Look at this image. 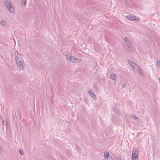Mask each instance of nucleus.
<instances>
[{
    "instance_id": "nucleus-1",
    "label": "nucleus",
    "mask_w": 160,
    "mask_h": 160,
    "mask_svg": "<svg viewBox=\"0 0 160 160\" xmlns=\"http://www.w3.org/2000/svg\"><path fill=\"white\" fill-rule=\"evenodd\" d=\"M132 66L134 71L136 70L139 74L142 75L143 71L140 68L134 63L132 64Z\"/></svg>"
},
{
    "instance_id": "nucleus-2",
    "label": "nucleus",
    "mask_w": 160,
    "mask_h": 160,
    "mask_svg": "<svg viewBox=\"0 0 160 160\" xmlns=\"http://www.w3.org/2000/svg\"><path fill=\"white\" fill-rule=\"evenodd\" d=\"M5 4L8 9L11 12H13L14 10V8L9 1L7 0L5 2Z\"/></svg>"
},
{
    "instance_id": "nucleus-3",
    "label": "nucleus",
    "mask_w": 160,
    "mask_h": 160,
    "mask_svg": "<svg viewBox=\"0 0 160 160\" xmlns=\"http://www.w3.org/2000/svg\"><path fill=\"white\" fill-rule=\"evenodd\" d=\"M138 150H137L135 148H134L132 150V158L133 160H135L138 158Z\"/></svg>"
},
{
    "instance_id": "nucleus-4",
    "label": "nucleus",
    "mask_w": 160,
    "mask_h": 160,
    "mask_svg": "<svg viewBox=\"0 0 160 160\" xmlns=\"http://www.w3.org/2000/svg\"><path fill=\"white\" fill-rule=\"evenodd\" d=\"M16 63H21V62H23V60L22 57H21V55L19 56L18 55L16 56V58H15Z\"/></svg>"
},
{
    "instance_id": "nucleus-5",
    "label": "nucleus",
    "mask_w": 160,
    "mask_h": 160,
    "mask_svg": "<svg viewBox=\"0 0 160 160\" xmlns=\"http://www.w3.org/2000/svg\"><path fill=\"white\" fill-rule=\"evenodd\" d=\"M79 59L78 58H76L74 56H71L69 61L72 62H79Z\"/></svg>"
},
{
    "instance_id": "nucleus-6",
    "label": "nucleus",
    "mask_w": 160,
    "mask_h": 160,
    "mask_svg": "<svg viewBox=\"0 0 160 160\" xmlns=\"http://www.w3.org/2000/svg\"><path fill=\"white\" fill-rule=\"evenodd\" d=\"M18 55L20 56V54H19L18 52H17L16 50H14L12 54V57L14 58H16V56Z\"/></svg>"
},
{
    "instance_id": "nucleus-7",
    "label": "nucleus",
    "mask_w": 160,
    "mask_h": 160,
    "mask_svg": "<svg viewBox=\"0 0 160 160\" xmlns=\"http://www.w3.org/2000/svg\"><path fill=\"white\" fill-rule=\"evenodd\" d=\"M89 93L90 96L92 97V99L94 100L96 99V96L95 94L92 91L90 90L88 91Z\"/></svg>"
},
{
    "instance_id": "nucleus-8",
    "label": "nucleus",
    "mask_w": 160,
    "mask_h": 160,
    "mask_svg": "<svg viewBox=\"0 0 160 160\" xmlns=\"http://www.w3.org/2000/svg\"><path fill=\"white\" fill-rule=\"evenodd\" d=\"M126 18L130 20H135V18H136V16H126Z\"/></svg>"
},
{
    "instance_id": "nucleus-9",
    "label": "nucleus",
    "mask_w": 160,
    "mask_h": 160,
    "mask_svg": "<svg viewBox=\"0 0 160 160\" xmlns=\"http://www.w3.org/2000/svg\"><path fill=\"white\" fill-rule=\"evenodd\" d=\"M104 158L105 160H109L108 159L109 157V152H105L104 154Z\"/></svg>"
},
{
    "instance_id": "nucleus-10",
    "label": "nucleus",
    "mask_w": 160,
    "mask_h": 160,
    "mask_svg": "<svg viewBox=\"0 0 160 160\" xmlns=\"http://www.w3.org/2000/svg\"><path fill=\"white\" fill-rule=\"evenodd\" d=\"M18 62H18V63H16L17 64V66L18 67V68L20 70L22 69L23 68V66L22 64V63H23V62H21V63H19Z\"/></svg>"
},
{
    "instance_id": "nucleus-11",
    "label": "nucleus",
    "mask_w": 160,
    "mask_h": 160,
    "mask_svg": "<svg viewBox=\"0 0 160 160\" xmlns=\"http://www.w3.org/2000/svg\"><path fill=\"white\" fill-rule=\"evenodd\" d=\"M116 78V75L115 74H113V73L111 74V76H110V78L112 80H115Z\"/></svg>"
},
{
    "instance_id": "nucleus-12",
    "label": "nucleus",
    "mask_w": 160,
    "mask_h": 160,
    "mask_svg": "<svg viewBox=\"0 0 160 160\" xmlns=\"http://www.w3.org/2000/svg\"><path fill=\"white\" fill-rule=\"evenodd\" d=\"M21 3L22 7H24L25 6L27 2L26 0H22L21 2Z\"/></svg>"
},
{
    "instance_id": "nucleus-13",
    "label": "nucleus",
    "mask_w": 160,
    "mask_h": 160,
    "mask_svg": "<svg viewBox=\"0 0 160 160\" xmlns=\"http://www.w3.org/2000/svg\"><path fill=\"white\" fill-rule=\"evenodd\" d=\"M119 108L118 107H117L116 108V110H115V109L113 110V111L116 114H118L119 113Z\"/></svg>"
},
{
    "instance_id": "nucleus-14",
    "label": "nucleus",
    "mask_w": 160,
    "mask_h": 160,
    "mask_svg": "<svg viewBox=\"0 0 160 160\" xmlns=\"http://www.w3.org/2000/svg\"><path fill=\"white\" fill-rule=\"evenodd\" d=\"M128 48V49L129 50V51H132V48L131 45H127V47Z\"/></svg>"
},
{
    "instance_id": "nucleus-15",
    "label": "nucleus",
    "mask_w": 160,
    "mask_h": 160,
    "mask_svg": "<svg viewBox=\"0 0 160 160\" xmlns=\"http://www.w3.org/2000/svg\"><path fill=\"white\" fill-rule=\"evenodd\" d=\"M71 56L70 55H66V59L69 61V60L70 59V58H71Z\"/></svg>"
},
{
    "instance_id": "nucleus-16",
    "label": "nucleus",
    "mask_w": 160,
    "mask_h": 160,
    "mask_svg": "<svg viewBox=\"0 0 160 160\" xmlns=\"http://www.w3.org/2000/svg\"><path fill=\"white\" fill-rule=\"evenodd\" d=\"M6 24V22L4 21H2L1 22V24L2 26H4Z\"/></svg>"
},
{
    "instance_id": "nucleus-17",
    "label": "nucleus",
    "mask_w": 160,
    "mask_h": 160,
    "mask_svg": "<svg viewBox=\"0 0 160 160\" xmlns=\"http://www.w3.org/2000/svg\"><path fill=\"white\" fill-rule=\"evenodd\" d=\"M156 64L158 68H159V66L160 65V61L159 60H158L157 61Z\"/></svg>"
},
{
    "instance_id": "nucleus-18",
    "label": "nucleus",
    "mask_w": 160,
    "mask_h": 160,
    "mask_svg": "<svg viewBox=\"0 0 160 160\" xmlns=\"http://www.w3.org/2000/svg\"><path fill=\"white\" fill-rule=\"evenodd\" d=\"M20 154L21 155H22L23 154V150L21 149H20L19 150Z\"/></svg>"
},
{
    "instance_id": "nucleus-19",
    "label": "nucleus",
    "mask_w": 160,
    "mask_h": 160,
    "mask_svg": "<svg viewBox=\"0 0 160 160\" xmlns=\"http://www.w3.org/2000/svg\"><path fill=\"white\" fill-rule=\"evenodd\" d=\"M131 45V44H130V41H127L126 42V45L127 46V45Z\"/></svg>"
},
{
    "instance_id": "nucleus-20",
    "label": "nucleus",
    "mask_w": 160,
    "mask_h": 160,
    "mask_svg": "<svg viewBox=\"0 0 160 160\" xmlns=\"http://www.w3.org/2000/svg\"><path fill=\"white\" fill-rule=\"evenodd\" d=\"M132 117H133V118L135 119H138V118L136 117V116L135 115H132Z\"/></svg>"
},
{
    "instance_id": "nucleus-21",
    "label": "nucleus",
    "mask_w": 160,
    "mask_h": 160,
    "mask_svg": "<svg viewBox=\"0 0 160 160\" xmlns=\"http://www.w3.org/2000/svg\"><path fill=\"white\" fill-rule=\"evenodd\" d=\"M128 62L129 64H130V66H132V63H133L132 62H131L130 60H128Z\"/></svg>"
},
{
    "instance_id": "nucleus-22",
    "label": "nucleus",
    "mask_w": 160,
    "mask_h": 160,
    "mask_svg": "<svg viewBox=\"0 0 160 160\" xmlns=\"http://www.w3.org/2000/svg\"><path fill=\"white\" fill-rule=\"evenodd\" d=\"M134 21H136L138 22H139L140 21V20L137 17H136V18H135V20H134Z\"/></svg>"
},
{
    "instance_id": "nucleus-23",
    "label": "nucleus",
    "mask_w": 160,
    "mask_h": 160,
    "mask_svg": "<svg viewBox=\"0 0 160 160\" xmlns=\"http://www.w3.org/2000/svg\"><path fill=\"white\" fill-rule=\"evenodd\" d=\"M112 157L109 156V157H108V159H109V160H113V159H112Z\"/></svg>"
},
{
    "instance_id": "nucleus-24",
    "label": "nucleus",
    "mask_w": 160,
    "mask_h": 160,
    "mask_svg": "<svg viewBox=\"0 0 160 160\" xmlns=\"http://www.w3.org/2000/svg\"><path fill=\"white\" fill-rule=\"evenodd\" d=\"M124 40L126 42L128 41V38L126 37H125L124 38Z\"/></svg>"
},
{
    "instance_id": "nucleus-25",
    "label": "nucleus",
    "mask_w": 160,
    "mask_h": 160,
    "mask_svg": "<svg viewBox=\"0 0 160 160\" xmlns=\"http://www.w3.org/2000/svg\"><path fill=\"white\" fill-rule=\"evenodd\" d=\"M126 84H123L122 85V88H124V87H126Z\"/></svg>"
},
{
    "instance_id": "nucleus-26",
    "label": "nucleus",
    "mask_w": 160,
    "mask_h": 160,
    "mask_svg": "<svg viewBox=\"0 0 160 160\" xmlns=\"http://www.w3.org/2000/svg\"><path fill=\"white\" fill-rule=\"evenodd\" d=\"M5 123L6 125L7 124L6 122H4V121H3V124H4Z\"/></svg>"
},
{
    "instance_id": "nucleus-27",
    "label": "nucleus",
    "mask_w": 160,
    "mask_h": 160,
    "mask_svg": "<svg viewBox=\"0 0 160 160\" xmlns=\"http://www.w3.org/2000/svg\"><path fill=\"white\" fill-rule=\"evenodd\" d=\"M118 160H121V159L119 158V159H118Z\"/></svg>"
}]
</instances>
